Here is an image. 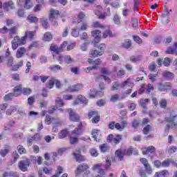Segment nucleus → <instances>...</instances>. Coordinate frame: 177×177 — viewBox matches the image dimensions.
<instances>
[{"instance_id": "f257e3e1", "label": "nucleus", "mask_w": 177, "mask_h": 177, "mask_svg": "<svg viewBox=\"0 0 177 177\" xmlns=\"http://www.w3.org/2000/svg\"><path fill=\"white\" fill-rule=\"evenodd\" d=\"M176 118L177 113H175L174 111H170L169 115L165 118V121H166V122L170 123L167 124L166 129H167V131H169V128H171V129L177 128V124L174 122Z\"/></svg>"}, {"instance_id": "f03ea898", "label": "nucleus", "mask_w": 177, "mask_h": 177, "mask_svg": "<svg viewBox=\"0 0 177 177\" xmlns=\"http://www.w3.org/2000/svg\"><path fill=\"white\" fill-rule=\"evenodd\" d=\"M27 41H26V37H20L16 36L14 37L12 41H11L12 44V49L13 50H16L19 46H21L22 45H26V43Z\"/></svg>"}, {"instance_id": "7ed1b4c3", "label": "nucleus", "mask_w": 177, "mask_h": 177, "mask_svg": "<svg viewBox=\"0 0 177 177\" xmlns=\"http://www.w3.org/2000/svg\"><path fill=\"white\" fill-rule=\"evenodd\" d=\"M106 49V44H102L98 46L97 50H91L89 52L90 57H97V56H102L104 53V50Z\"/></svg>"}, {"instance_id": "20e7f679", "label": "nucleus", "mask_w": 177, "mask_h": 177, "mask_svg": "<svg viewBox=\"0 0 177 177\" xmlns=\"http://www.w3.org/2000/svg\"><path fill=\"white\" fill-rule=\"evenodd\" d=\"M21 95V91H20L19 87H15L14 88V93H10L6 95L3 97L5 102H8V100H12L14 97H17V96H20Z\"/></svg>"}, {"instance_id": "39448f33", "label": "nucleus", "mask_w": 177, "mask_h": 177, "mask_svg": "<svg viewBox=\"0 0 177 177\" xmlns=\"http://www.w3.org/2000/svg\"><path fill=\"white\" fill-rule=\"evenodd\" d=\"M67 46V41H64L60 47H58L56 44H51L50 47V50L51 52H54V53L59 54L60 52H63V48H66Z\"/></svg>"}, {"instance_id": "423d86ee", "label": "nucleus", "mask_w": 177, "mask_h": 177, "mask_svg": "<svg viewBox=\"0 0 177 177\" xmlns=\"http://www.w3.org/2000/svg\"><path fill=\"white\" fill-rule=\"evenodd\" d=\"M158 89L160 92H167V91H169L172 89V86L171 85V83L169 82H158Z\"/></svg>"}, {"instance_id": "0eeeda50", "label": "nucleus", "mask_w": 177, "mask_h": 177, "mask_svg": "<svg viewBox=\"0 0 177 177\" xmlns=\"http://www.w3.org/2000/svg\"><path fill=\"white\" fill-rule=\"evenodd\" d=\"M140 161L144 165L146 172L149 175H151L153 174V169H151L150 164H149V160L145 158H140Z\"/></svg>"}, {"instance_id": "6e6552de", "label": "nucleus", "mask_w": 177, "mask_h": 177, "mask_svg": "<svg viewBox=\"0 0 177 177\" xmlns=\"http://www.w3.org/2000/svg\"><path fill=\"white\" fill-rule=\"evenodd\" d=\"M69 114V120L73 121L74 122H78L80 121V115H78L73 109H67Z\"/></svg>"}, {"instance_id": "1a4fd4ad", "label": "nucleus", "mask_w": 177, "mask_h": 177, "mask_svg": "<svg viewBox=\"0 0 177 177\" xmlns=\"http://www.w3.org/2000/svg\"><path fill=\"white\" fill-rule=\"evenodd\" d=\"M30 167V159H26L25 160H21L19 162V168L21 171L26 172L27 171V168Z\"/></svg>"}, {"instance_id": "9d476101", "label": "nucleus", "mask_w": 177, "mask_h": 177, "mask_svg": "<svg viewBox=\"0 0 177 177\" xmlns=\"http://www.w3.org/2000/svg\"><path fill=\"white\" fill-rule=\"evenodd\" d=\"M86 169H89V166L86 163L78 165L75 171L76 176H78L80 174H82V172H84Z\"/></svg>"}, {"instance_id": "9b49d317", "label": "nucleus", "mask_w": 177, "mask_h": 177, "mask_svg": "<svg viewBox=\"0 0 177 177\" xmlns=\"http://www.w3.org/2000/svg\"><path fill=\"white\" fill-rule=\"evenodd\" d=\"M73 156L75 157V159L76 160V161L77 162H82V161H85V160H86V158H85V156L81 155V151H76V152H75L73 153Z\"/></svg>"}, {"instance_id": "f8f14e48", "label": "nucleus", "mask_w": 177, "mask_h": 177, "mask_svg": "<svg viewBox=\"0 0 177 177\" xmlns=\"http://www.w3.org/2000/svg\"><path fill=\"white\" fill-rule=\"evenodd\" d=\"M27 52V50L24 47H21L17 49L16 52V57L17 59H21L24 55H26V53Z\"/></svg>"}, {"instance_id": "ddd939ff", "label": "nucleus", "mask_w": 177, "mask_h": 177, "mask_svg": "<svg viewBox=\"0 0 177 177\" xmlns=\"http://www.w3.org/2000/svg\"><path fill=\"white\" fill-rule=\"evenodd\" d=\"M84 88V86L82 84H75L73 86H71L68 88V92H78V91H81Z\"/></svg>"}, {"instance_id": "4468645a", "label": "nucleus", "mask_w": 177, "mask_h": 177, "mask_svg": "<svg viewBox=\"0 0 177 177\" xmlns=\"http://www.w3.org/2000/svg\"><path fill=\"white\" fill-rule=\"evenodd\" d=\"M17 3L19 6L24 5L25 9H30L32 5L30 4V0H18Z\"/></svg>"}, {"instance_id": "2eb2a0df", "label": "nucleus", "mask_w": 177, "mask_h": 177, "mask_svg": "<svg viewBox=\"0 0 177 177\" xmlns=\"http://www.w3.org/2000/svg\"><path fill=\"white\" fill-rule=\"evenodd\" d=\"M80 103L88 104V100L83 95H78L77 98L74 101V104H80Z\"/></svg>"}, {"instance_id": "dca6fc26", "label": "nucleus", "mask_w": 177, "mask_h": 177, "mask_svg": "<svg viewBox=\"0 0 177 177\" xmlns=\"http://www.w3.org/2000/svg\"><path fill=\"white\" fill-rule=\"evenodd\" d=\"M9 8L10 9H15V3H13V1H10L8 2L3 3V8L6 12H9Z\"/></svg>"}, {"instance_id": "f3484780", "label": "nucleus", "mask_w": 177, "mask_h": 177, "mask_svg": "<svg viewBox=\"0 0 177 177\" xmlns=\"http://www.w3.org/2000/svg\"><path fill=\"white\" fill-rule=\"evenodd\" d=\"M15 87L19 88L21 95V93H23V95H26L28 96V95H30L31 93L32 92V90H31V88H21V85L16 86Z\"/></svg>"}, {"instance_id": "a211bd4d", "label": "nucleus", "mask_w": 177, "mask_h": 177, "mask_svg": "<svg viewBox=\"0 0 177 177\" xmlns=\"http://www.w3.org/2000/svg\"><path fill=\"white\" fill-rule=\"evenodd\" d=\"M162 21L163 24H167L169 22V11L167 10L162 15Z\"/></svg>"}, {"instance_id": "6ab92c4d", "label": "nucleus", "mask_w": 177, "mask_h": 177, "mask_svg": "<svg viewBox=\"0 0 177 177\" xmlns=\"http://www.w3.org/2000/svg\"><path fill=\"white\" fill-rule=\"evenodd\" d=\"M162 75L163 78H165V80H174L175 78V75L169 71L163 72L162 73Z\"/></svg>"}, {"instance_id": "aec40b11", "label": "nucleus", "mask_w": 177, "mask_h": 177, "mask_svg": "<svg viewBox=\"0 0 177 177\" xmlns=\"http://www.w3.org/2000/svg\"><path fill=\"white\" fill-rule=\"evenodd\" d=\"M115 157L120 160V161H122L124 160V156L125 153H124V149H118L115 153Z\"/></svg>"}, {"instance_id": "412c9836", "label": "nucleus", "mask_w": 177, "mask_h": 177, "mask_svg": "<svg viewBox=\"0 0 177 177\" xmlns=\"http://www.w3.org/2000/svg\"><path fill=\"white\" fill-rule=\"evenodd\" d=\"M10 151V146L5 145L4 148L0 151L1 157H6V154Z\"/></svg>"}, {"instance_id": "4be33fe9", "label": "nucleus", "mask_w": 177, "mask_h": 177, "mask_svg": "<svg viewBox=\"0 0 177 177\" xmlns=\"http://www.w3.org/2000/svg\"><path fill=\"white\" fill-rule=\"evenodd\" d=\"M156 151V147L149 146L142 149V154H149V153H154Z\"/></svg>"}, {"instance_id": "5701e85b", "label": "nucleus", "mask_w": 177, "mask_h": 177, "mask_svg": "<svg viewBox=\"0 0 177 177\" xmlns=\"http://www.w3.org/2000/svg\"><path fill=\"white\" fill-rule=\"evenodd\" d=\"M120 86V88H125V86H130L132 88V86H133V83H132L131 79H127L126 81L123 82Z\"/></svg>"}, {"instance_id": "b1692460", "label": "nucleus", "mask_w": 177, "mask_h": 177, "mask_svg": "<svg viewBox=\"0 0 177 177\" xmlns=\"http://www.w3.org/2000/svg\"><path fill=\"white\" fill-rule=\"evenodd\" d=\"M91 135H92L94 140H95V142H99V140L100 139V134H99V130L94 129L92 131Z\"/></svg>"}, {"instance_id": "393cba45", "label": "nucleus", "mask_w": 177, "mask_h": 177, "mask_svg": "<svg viewBox=\"0 0 177 177\" xmlns=\"http://www.w3.org/2000/svg\"><path fill=\"white\" fill-rule=\"evenodd\" d=\"M81 128H82V123L79 124V129H75L72 131V136H78L79 135H81V133H82Z\"/></svg>"}, {"instance_id": "a878e982", "label": "nucleus", "mask_w": 177, "mask_h": 177, "mask_svg": "<svg viewBox=\"0 0 177 177\" xmlns=\"http://www.w3.org/2000/svg\"><path fill=\"white\" fill-rule=\"evenodd\" d=\"M27 20L29 21V23H34L35 24H37V23L39 21L38 18L32 15H28Z\"/></svg>"}, {"instance_id": "bb28decb", "label": "nucleus", "mask_w": 177, "mask_h": 177, "mask_svg": "<svg viewBox=\"0 0 177 177\" xmlns=\"http://www.w3.org/2000/svg\"><path fill=\"white\" fill-rule=\"evenodd\" d=\"M85 19H86V16L85 15V14H84V12H80L78 15V19L77 21H74V23H77L78 24H80V23H81Z\"/></svg>"}, {"instance_id": "cd10ccee", "label": "nucleus", "mask_w": 177, "mask_h": 177, "mask_svg": "<svg viewBox=\"0 0 177 177\" xmlns=\"http://www.w3.org/2000/svg\"><path fill=\"white\" fill-rule=\"evenodd\" d=\"M171 163L174 164V160H172V159H166L162 162V167L167 168L169 167Z\"/></svg>"}, {"instance_id": "c85d7f7f", "label": "nucleus", "mask_w": 177, "mask_h": 177, "mask_svg": "<svg viewBox=\"0 0 177 177\" xmlns=\"http://www.w3.org/2000/svg\"><path fill=\"white\" fill-rule=\"evenodd\" d=\"M52 38H53L52 33L49 32H46L44 35L43 40L46 41H49L52 40Z\"/></svg>"}, {"instance_id": "c756f323", "label": "nucleus", "mask_w": 177, "mask_h": 177, "mask_svg": "<svg viewBox=\"0 0 177 177\" xmlns=\"http://www.w3.org/2000/svg\"><path fill=\"white\" fill-rule=\"evenodd\" d=\"M133 151V148H132V147H129V148L123 149V153H124V156H132Z\"/></svg>"}, {"instance_id": "7c9ffc66", "label": "nucleus", "mask_w": 177, "mask_h": 177, "mask_svg": "<svg viewBox=\"0 0 177 177\" xmlns=\"http://www.w3.org/2000/svg\"><path fill=\"white\" fill-rule=\"evenodd\" d=\"M132 45V41L130 39H127L122 43V47L125 48V49H129Z\"/></svg>"}, {"instance_id": "2f4dec72", "label": "nucleus", "mask_w": 177, "mask_h": 177, "mask_svg": "<svg viewBox=\"0 0 177 177\" xmlns=\"http://www.w3.org/2000/svg\"><path fill=\"white\" fill-rule=\"evenodd\" d=\"M67 135H68V131L67 130H62L59 133L58 138L59 139H64Z\"/></svg>"}, {"instance_id": "473e14b6", "label": "nucleus", "mask_w": 177, "mask_h": 177, "mask_svg": "<svg viewBox=\"0 0 177 177\" xmlns=\"http://www.w3.org/2000/svg\"><path fill=\"white\" fill-rule=\"evenodd\" d=\"M121 139H122V136L120 135H117L115 138H113L112 145H118Z\"/></svg>"}, {"instance_id": "72a5a7b5", "label": "nucleus", "mask_w": 177, "mask_h": 177, "mask_svg": "<svg viewBox=\"0 0 177 177\" xmlns=\"http://www.w3.org/2000/svg\"><path fill=\"white\" fill-rule=\"evenodd\" d=\"M100 149L102 153H106V151H109V150H110V147L107 144H102L100 145Z\"/></svg>"}, {"instance_id": "f704fd0d", "label": "nucleus", "mask_w": 177, "mask_h": 177, "mask_svg": "<svg viewBox=\"0 0 177 177\" xmlns=\"http://www.w3.org/2000/svg\"><path fill=\"white\" fill-rule=\"evenodd\" d=\"M64 60L66 64H71V63L74 62V59L71 58L70 55H66L64 57Z\"/></svg>"}, {"instance_id": "c9c22d12", "label": "nucleus", "mask_w": 177, "mask_h": 177, "mask_svg": "<svg viewBox=\"0 0 177 177\" xmlns=\"http://www.w3.org/2000/svg\"><path fill=\"white\" fill-rule=\"evenodd\" d=\"M55 15H59V10H51L50 12L49 20H53V19H55Z\"/></svg>"}, {"instance_id": "e433bc0d", "label": "nucleus", "mask_w": 177, "mask_h": 177, "mask_svg": "<svg viewBox=\"0 0 177 177\" xmlns=\"http://www.w3.org/2000/svg\"><path fill=\"white\" fill-rule=\"evenodd\" d=\"M55 104L59 107H63V106H64V102H63V100H62V98L57 97L55 100Z\"/></svg>"}, {"instance_id": "4c0bfd02", "label": "nucleus", "mask_w": 177, "mask_h": 177, "mask_svg": "<svg viewBox=\"0 0 177 177\" xmlns=\"http://www.w3.org/2000/svg\"><path fill=\"white\" fill-rule=\"evenodd\" d=\"M149 103V99H141L140 100V105L141 107H143L144 109H146V105Z\"/></svg>"}, {"instance_id": "58836bf2", "label": "nucleus", "mask_w": 177, "mask_h": 177, "mask_svg": "<svg viewBox=\"0 0 177 177\" xmlns=\"http://www.w3.org/2000/svg\"><path fill=\"white\" fill-rule=\"evenodd\" d=\"M55 82H56V79L51 78L47 84V88H49V89H52Z\"/></svg>"}, {"instance_id": "ea45409f", "label": "nucleus", "mask_w": 177, "mask_h": 177, "mask_svg": "<svg viewBox=\"0 0 177 177\" xmlns=\"http://www.w3.org/2000/svg\"><path fill=\"white\" fill-rule=\"evenodd\" d=\"M35 35V32H26L25 33V41H27V38H32Z\"/></svg>"}, {"instance_id": "a19ab883", "label": "nucleus", "mask_w": 177, "mask_h": 177, "mask_svg": "<svg viewBox=\"0 0 177 177\" xmlns=\"http://www.w3.org/2000/svg\"><path fill=\"white\" fill-rule=\"evenodd\" d=\"M17 150L19 154H26L27 153V151L26 150V148L23 147V145H19L17 147Z\"/></svg>"}, {"instance_id": "79ce46f5", "label": "nucleus", "mask_w": 177, "mask_h": 177, "mask_svg": "<svg viewBox=\"0 0 177 177\" xmlns=\"http://www.w3.org/2000/svg\"><path fill=\"white\" fill-rule=\"evenodd\" d=\"M20 67H23V61H20L15 66H12V71H17Z\"/></svg>"}, {"instance_id": "37998d69", "label": "nucleus", "mask_w": 177, "mask_h": 177, "mask_svg": "<svg viewBox=\"0 0 177 177\" xmlns=\"http://www.w3.org/2000/svg\"><path fill=\"white\" fill-rule=\"evenodd\" d=\"M96 95H97V91L95 88H91L89 92V97L92 98L96 97Z\"/></svg>"}, {"instance_id": "c03bdc74", "label": "nucleus", "mask_w": 177, "mask_h": 177, "mask_svg": "<svg viewBox=\"0 0 177 177\" xmlns=\"http://www.w3.org/2000/svg\"><path fill=\"white\" fill-rule=\"evenodd\" d=\"M115 24H121V18L118 15H115L113 19Z\"/></svg>"}, {"instance_id": "a18cd8bd", "label": "nucleus", "mask_w": 177, "mask_h": 177, "mask_svg": "<svg viewBox=\"0 0 177 177\" xmlns=\"http://www.w3.org/2000/svg\"><path fill=\"white\" fill-rule=\"evenodd\" d=\"M62 69V66L59 65H52L50 66V70H51V71H59V70Z\"/></svg>"}, {"instance_id": "49530a36", "label": "nucleus", "mask_w": 177, "mask_h": 177, "mask_svg": "<svg viewBox=\"0 0 177 177\" xmlns=\"http://www.w3.org/2000/svg\"><path fill=\"white\" fill-rule=\"evenodd\" d=\"M41 21L42 27H44V28H46V29L49 28V24H48V19H41Z\"/></svg>"}, {"instance_id": "de8ad7c7", "label": "nucleus", "mask_w": 177, "mask_h": 177, "mask_svg": "<svg viewBox=\"0 0 177 177\" xmlns=\"http://www.w3.org/2000/svg\"><path fill=\"white\" fill-rule=\"evenodd\" d=\"M130 60L133 63H136V62H140V60H142V56H138V57L131 56L130 57Z\"/></svg>"}, {"instance_id": "09e8293b", "label": "nucleus", "mask_w": 177, "mask_h": 177, "mask_svg": "<svg viewBox=\"0 0 177 177\" xmlns=\"http://www.w3.org/2000/svg\"><path fill=\"white\" fill-rule=\"evenodd\" d=\"M151 130V126L150 124H148L147 126H146L142 131H143V133L144 135H148L149 134V132Z\"/></svg>"}, {"instance_id": "8fccbe9b", "label": "nucleus", "mask_w": 177, "mask_h": 177, "mask_svg": "<svg viewBox=\"0 0 177 177\" xmlns=\"http://www.w3.org/2000/svg\"><path fill=\"white\" fill-rule=\"evenodd\" d=\"M10 32V35H16V34H17V28L14 26L12 28H11L10 30H9Z\"/></svg>"}, {"instance_id": "3c124183", "label": "nucleus", "mask_w": 177, "mask_h": 177, "mask_svg": "<svg viewBox=\"0 0 177 177\" xmlns=\"http://www.w3.org/2000/svg\"><path fill=\"white\" fill-rule=\"evenodd\" d=\"M70 143L71 145H75V143H78V138L77 137H73V136H71L70 137Z\"/></svg>"}, {"instance_id": "603ef678", "label": "nucleus", "mask_w": 177, "mask_h": 177, "mask_svg": "<svg viewBox=\"0 0 177 177\" xmlns=\"http://www.w3.org/2000/svg\"><path fill=\"white\" fill-rule=\"evenodd\" d=\"M133 41H135V42H136V44H142L143 43V40L141 39L140 37H139V36H133Z\"/></svg>"}, {"instance_id": "864d4df0", "label": "nucleus", "mask_w": 177, "mask_h": 177, "mask_svg": "<svg viewBox=\"0 0 177 177\" xmlns=\"http://www.w3.org/2000/svg\"><path fill=\"white\" fill-rule=\"evenodd\" d=\"M95 13L96 16H97V17L99 19H104L106 18V16H104V15H102V12H100V11H97V10H95Z\"/></svg>"}, {"instance_id": "5fc2aeb1", "label": "nucleus", "mask_w": 177, "mask_h": 177, "mask_svg": "<svg viewBox=\"0 0 177 177\" xmlns=\"http://www.w3.org/2000/svg\"><path fill=\"white\" fill-rule=\"evenodd\" d=\"M111 166V160H110V158H106V163H105V169H108Z\"/></svg>"}, {"instance_id": "6e6d98bb", "label": "nucleus", "mask_w": 177, "mask_h": 177, "mask_svg": "<svg viewBox=\"0 0 177 177\" xmlns=\"http://www.w3.org/2000/svg\"><path fill=\"white\" fill-rule=\"evenodd\" d=\"M153 91H154V87L151 84H149L146 87V93H150Z\"/></svg>"}, {"instance_id": "4d7b16f0", "label": "nucleus", "mask_w": 177, "mask_h": 177, "mask_svg": "<svg viewBox=\"0 0 177 177\" xmlns=\"http://www.w3.org/2000/svg\"><path fill=\"white\" fill-rule=\"evenodd\" d=\"M60 174H63V167L59 166L56 174L54 175L53 177H59V175H60Z\"/></svg>"}, {"instance_id": "13d9d810", "label": "nucleus", "mask_w": 177, "mask_h": 177, "mask_svg": "<svg viewBox=\"0 0 177 177\" xmlns=\"http://www.w3.org/2000/svg\"><path fill=\"white\" fill-rule=\"evenodd\" d=\"M163 64L166 67H168V66H169V64H171V59H169V57H165L163 61Z\"/></svg>"}, {"instance_id": "bf43d9fd", "label": "nucleus", "mask_w": 177, "mask_h": 177, "mask_svg": "<svg viewBox=\"0 0 177 177\" xmlns=\"http://www.w3.org/2000/svg\"><path fill=\"white\" fill-rule=\"evenodd\" d=\"M120 99V95L118 94H115L112 95L111 97V102H115Z\"/></svg>"}, {"instance_id": "052dcab7", "label": "nucleus", "mask_w": 177, "mask_h": 177, "mask_svg": "<svg viewBox=\"0 0 177 177\" xmlns=\"http://www.w3.org/2000/svg\"><path fill=\"white\" fill-rule=\"evenodd\" d=\"M119 86L120 84H118V82H115L113 84V86L111 88V91H118Z\"/></svg>"}, {"instance_id": "680f3d73", "label": "nucleus", "mask_w": 177, "mask_h": 177, "mask_svg": "<svg viewBox=\"0 0 177 177\" xmlns=\"http://www.w3.org/2000/svg\"><path fill=\"white\" fill-rule=\"evenodd\" d=\"M90 153L93 157H97V156L99 155L97 151L95 149H91L90 150Z\"/></svg>"}, {"instance_id": "e2e57ef3", "label": "nucleus", "mask_w": 177, "mask_h": 177, "mask_svg": "<svg viewBox=\"0 0 177 177\" xmlns=\"http://www.w3.org/2000/svg\"><path fill=\"white\" fill-rule=\"evenodd\" d=\"M133 3H134L133 10L134 12H136L140 5L139 0H133Z\"/></svg>"}, {"instance_id": "0e129e2a", "label": "nucleus", "mask_w": 177, "mask_h": 177, "mask_svg": "<svg viewBox=\"0 0 177 177\" xmlns=\"http://www.w3.org/2000/svg\"><path fill=\"white\" fill-rule=\"evenodd\" d=\"M165 53L167 55H174V53H175V49L169 47L167 48V50L165 51Z\"/></svg>"}, {"instance_id": "69168bd1", "label": "nucleus", "mask_w": 177, "mask_h": 177, "mask_svg": "<svg viewBox=\"0 0 177 177\" xmlns=\"http://www.w3.org/2000/svg\"><path fill=\"white\" fill-rule=\"evenodd\" d=\"M108 37H112L111 31L106 30L103 34V38H107Z\"/></svg>"}, {"instance_id": "338daca9", "label": "nucleus", "mask_w": 177, "mask_h": 177, "mask_svg": "<svg viewBox=\"0 0 177 177\" xmlns=\"http://www.w3.org/2000/svg\"><path fill=\"white\" fill-rule=\"evenodd\" d=\"M160 107L162 109H165V107H167V100H162L160 102Z\"/></svg>"}, {"instance_id": "774afa93", "label": "nucleus", "mask_w": 177, "mask_h": 177, "mask_svg": "<svg viewBox=\"0 0 177 177\" xmlns=\"http://www.w3.org/2000/svg\"><path fill=\"white\" fill-rule=\"evenodd\" d=\"M168 171L167 170H162L160 172V177H166L168 176Z\"/></svg>"}]
</instances>
